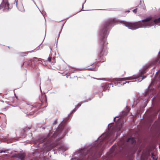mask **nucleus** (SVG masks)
I'll use <instances>...</instances> for the list:
<instances>
[{
	"instance_id": "1",
	"label": "nucleus",
	"mask_w": 160,
	"mask_h": 160,
	"mask_svg": "<svg viewBox=\"0 0 160 160\" xmlns=\"http://www.w3.org/2000/svg\"><path fill=\"white\" fill-rule=\"evenodd\" d=\"M122 128V124L121 123L117 122L115 125H109L108 129L110 133H105L102 135L98 141L95 142L94 145L88 151L90 158L95 159L99 158L104 147L105 144L111 140L113 135V133L116 131H120Z\"/></svg>"
},
{
	"instance_id": "2",
	"label": "nucleus",
	"mask_w": 160,
	"mask_h": 160,
	"mask_svg": "<svg viewBox=\"0 0 160 160\" xmlns=\"http://www.w3.org/2000/svg\"><path fill=\"white\" fill-rule=\"evenodd\" d=\"M114 23V19H108L104 23L101 28L100 33L102 38L100 41L98 50V60L100 61L103 62L106 60L105 56L107 55L108 53V48L107 46L108 43L106 42V38L109 33L108 30Z\"/></svg>"
},
{
	"instance_id": "3",
	"label": "nucleus",
	"mask_w": 160,
	"mask_h": 160,
	"mask_svg": "<svg viewBox=\"0 0 160 160\" xmlns=\"http://www.w3.org/2000/svg\"><path fill=\"white\" fill-rule=\"evenodd\" d=\"M160 22V18L156 19L152 17H148L142 20V22L139 21L134 23L127 22L125 23V26L129 29L134 30L146 26H151L153 25L154 23H158Z\"/></svg>"
},
{
	"instance_id": "4",
	"label": "nucleus",
	"mask_w": 160,
	"mask_h": 160,
	"mask_svg": "<svg viewBox=\"0 0 160 160\" xmlns=\"http://www.w3.org/2000/svg\"><path fill=\"white\" fill-rule=\"evenodd\" d=\"M126 148V146L122 141H120L117 145H114L107 153L106 160H112V158L116 156L118 153L124 151Z\"/></svg>"
},
{
	"instance_id": "5",
	"label": "nucleus",
	"mask_w": 160,
	"mask_h": 160,
	"mask_svg": "<svg viewBox=\"0 0 160 160\" xmlns=\"http://www.w3.org/2000/svg\"><path fill=\"white\" fill-rule=\"evenodd\" d=\"M146 72V69H144L140 73L139 76H133L131 77H129L126 78H118L117 79V81H125L128 80H132L137 78L140 77L142 78V80L144 78L146 77V76H142L143 74Z\"/></svg>"
},
{
	"instance_id": "6",
	"label": "nucleus",
	"mask_w": 160,
	"mask_h": 160,
	"mask_svg": "<svg viewBox=\"0 0 160 160\" xmlns=\"http://www.w3.org/2000/svg\"><path fill=\"white\" fill-rule=\"evenodd\" d=\"M9 4L8 0H3L0 5V10L2 9L4 11H7L9 10Z\"/></svg>"
},
{
	"instance_id": "7",
	"label": "nucleus",
	"mask_w": 160,
	"mask_h": 160,
	"mask_svg": "<svg viewBox=\"0 0 160 160\" xmlns=\"http://www.w3.org/2000/svg\"><path fill=\"white\" fill-rule=\"evenodd\" d=\"M151 149H149L144 150L142 152L141 156V160H146L148 159V157L150 156Z\"/></svg>"
},
{
	"instance_id": "8",
	"label": "nucleus",
	"mask_w": 160,
	"mask_h": 160,
	"mask_svg": "<svg viewBox=\"0 0 160 160\" xmlns=\"http://www.w3.org/2000/svg\"><path fill=\"white\" fill-rule=\"evenodd\" d=\"M26 155L25 153H14L12 156L11 158H16L21 160H25Z\"/></svg>"
},
{
	"instance_id": "9",
	"label": "nucleus",
	"mask_w": 160,
	"mask_h": 160,
	"mask_svg": "<svg viewBox=\"0 0 160 160\" xmlns=\"http://www.w3.org/2000/svg\"><path fill=\"white\" fill-rule=\"evenodd\" d=\"M111 85L112 84L111 83H109L108 82L106 83L100 87V91H101L102 92L105 91L107 90L108 91L110 88V85Z\"/></svg>"
},
{
	"instance_id": "10",
	"label": "nucleus",
	"mask_w": 160,
	"mask_h": 160,
	"mask_svg": "<svg viewBox=\"0 0 160 160\" xmlns=\"http://www.w3.org/2000/svg\"><path fill=\"white\" fill-rule=\"evenodd\" d=\"M41 102V105H45L44 107H46L47 105V98L46 95H42L40 99Z\"/></svg>"
},
{
	"instance_id": "11",
	"label": "nucleus",
	"mask_w": 160,
	"mask_h": 160,
	"mask_svg": "<svg viewBox=\"0 0 160 160\" xmlns=\"http://www.w3.org/2000/svg\"><path fill=\"white\" fill-rule=\"evenodd\" d=\"M135 142V139L133 138H128L127 141L128 143H130L131 144H133Z\"/></svg>"
},
{
	"instance_id": "12",
	"label": "nucleus",
	"mask_w": 160,
	"mask_h": 160,
	"mask_svg": "<svg viewBox=\"0 0 160 160\" xmlns=\"http://www.w3.org/2000/svg\"><path fill=\"white\" fill-rule=\"evenodd\" d=\"M44 148L46 150V151L48 152L50 151L52 149V147L51 145H48L46 146V147H44Z\"/></svg>"
},
{
	"instance_id": "13",
	"label": "nucleus",
	"mask_w": 160,
	"mask_h": 160,
	"mask_svg": "<svg viewBox=\"0 0 160 160\" xmlns=\"http://www.w3.org/2000/svg\"><path fill=\"white\" fill-rule=\"evenodd\" d=\"M151 158L152 159H151V160H157L158 159V157L156 155L153 154V153H152Z\"/></svg>"
},
{
	"instance_id": "14",
	"label": "nucleus",
	"mask_w": 160,
	"mask_h": 160,
	"mask_svg": "<svg viewBox=\"0 0 160 160\" xmlns=\"http://www.w3.org/2000/svg\"><path fill=\"white\" fill-rule=\"evenodd\" d=\"M42 60L44 61L43 59L38 58H37L35 57L33 58V61H41V62H42Z\"/></svg>"
},
{
	"instance_id": "15",
	"label": "nucleus",
	"mask_w": 160,
	"mask_h": 160,
	"mask_svg": "<svg viewBox=\"0 0 160 160\" xmlns=\"http://www.w3.org/2000/svg\"><path fill=\"white\" fill-rule=\"evenodd\" d=\"M94 63V62H87L86 63V66L88 67L92 65Z\"/></svg>"
},
{
	"instance_id": "16",
	"label": "nucleus",
	"mask_w": 160,
	"mask_h": 160,
	"mask_svg": "<svg viewBox=\"0 0 160 160\" xmlns=\"http://www.w3.org/2000/svg\"><path fill=\"white\" fill-rule=\"evenodd\" d=\"M127 111L126 112H122V115H123L125 116L127 115L130 111V109L128 108V107H127Z\"/></svg>"
},
{
	"instance_id": "17",
	"label": "nucleus",
	"mask_w": 160,
	"mask_h": 160,
	"mask_svg": "<svg viewBox=\"0 0 160 160\" xmlns=\"http://www.w3.org/2000/svg\"><path fill=\"white\" fill-rule=\"evenodd\" d=\"M8 151V149H3L1 150H0V153H2V152H4L6 153V152Z\"/></svg>"
},
{
	"instance_id": "18",
	"label": "nucleus",
	"mask_w": 160,
	"mask_h": 160,
	"mask_svg": "<svg viewBox=\"0 0 160 160\" xmlns=\"http://www.w3.org/2000/svg\"><path fill=\"white\" fill-rule=\"evenodd\" d=\"M52 59V57H49L48 58V61L49 62H51Z\"/></svg>"
},
{
	"instance_id": "19",
	"label": "nucleus",
	"mask_w": 160,
	"mask_h": 160,
	"mask_svg": "<svg viewBox=\"0 0 160 160\" xmlns=\"http://www.w3.org/2000/svg\"><path fill=\"white\" fill-rule=\"evenodd\" d=\"M159 58H160V57H158L155 60V62H154L155 64H156V63H157V62L159 60Z\"/></svg>"
},
{
	"instance_id": "20",
	"label": "nucleus",
	"mask_w": 160,
	"mask_h": 160,
	"mask_svg": "<svg viewBox=\"0 0 160 160\" xmlns=\"http://www.w3.org/2000/svg\"><path fill=\"white\" fill-rule=\"evenodd\" d=\"M137 9L136 8V9H134L133 10V12L135 13H137Z\"/></svg>"
},
{
	"instance_id": "21",
	"label": "nucleus",
	"mask_w": 160,
	"mask_h": 160,
	"mask_svg": "<svg viewBox=\"0 0 160 160\" xmlns=\"http://www.w3.org/2000/svg\"><path fill=\"white\" fill-rule=\"evenodd\" d=\"M26 53L25 52H22V53H21V55L22 56H26Z\"/></svg>"
},
{
	"instance_id": "22",
	"label": "nucleus",
	"mask_w": 160,
	"mask_h": 160,
	"mask_svg": "<svg viewBox=\"0 0 160 160\" xmlns=\"http://www.w3.org/2000/svg\"><path fill=\"white\" fill-rule=\"evenodd\" d=\"M131 81H126L125 82H123L122 84L123 85L124 84H125L126 83H129V82H131Z\"/></svg>"
},
{
	"instance_id": "23",
	"label": "nucleus",
	"mask_w": 160,
	"mask_h": 160,
	"mask_svg": "<svg viewBox=\"0 0 160 160\" xmlns=\"http://www.w3.org/2000/svg\"><path fill=\"white\" fill-rule=\"evenodd\" d=\"M57 123V120H55L53 122V124H56Z\"/></svg>"
},
{
	"instance_id": "24",
	"label": "nucleus",
	"mask_w": 160,
	"mask_h": 160,
	"mask_svg": "<svg viewBox=\"0 0 160 160\" xmlns=\"http://www.w3.org/2000/svg\"><path fill=\"white\" fill-rule=\"evenodd\" d=\"M39 63L41 64H42V63L43 62L42 61V62H41V61H39Z\"/></svg>"
},
{
	"instance_id": "25",
	"label": "nucleus",
	"mask_w": 160,
	"mask_h": 160,
	"mask_svg": "<svg viewBox=\"0 0 160 160\" xmlns=\"http://www.w3.org/2000/svg\"><path fill=\"white\" fill-rule=\"evenodd\" d=\"M52 63H54L55 62V60H54V59H53V61H52Z\"/></svg>"
},
{
	"instance_id": "26",
	"label": "nucleus",
	"mask_w": 160,
	"mask_h": 160,
	"mask_svg": "<svg viewBox=\"0 0 160 160\" xmlns=\"http://www.w3.org/2000/svg\"><path fill=\"white\" fill-rule=\"evenodd\" d=\"M4 155V156H6H6H7V154Z\"/></svg>"
},
{
	"instance_id": "27",
	"label": "nucleus",
	"mask_w": 160,
	"mask_h": 160,
	"mask_svg": "<svg viewBox=\"0 0 160 160\" xmlns=\"http://www.w3.org/2000/svg\"><path fill=\"white\" fill-rule=\"evenodd\" d=\"M130 12V11H127V12Z\"/></svg>"
},
{
	"instance_id": "28",
	"label": "nucleus",
	"mask_w": 160,
	"mask_h": 160,
	"mask_svg": "<svg viewBox=\"0 0 160 160\" xmlns=\"http://www.w3.org/2000/svg\"><path fill=\"white\" fill-rule=\"evenodd\" d=\"M159 77H160V75Z\"/></svg>"
}]
</instances>
